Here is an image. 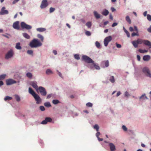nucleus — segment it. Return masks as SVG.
<instances>
[{
    "label": "nucleus",
    "mask_w": 151,
    "mask_h": 151,
    "mask_svg": "<svg viewBox=\"0 0 151 151\" xmlns=\"http://www.w3.org/2000/svg\"><path fill=\"white\" fill-rule=\"evenodd\" d=\"M42 43L37 39H33L29 43V46L31 48H37L42 45Z\"/></svg>",
    "instance_id": "f257e3e1"
},
{
    "label": "nucleus",
    "mask_w": 151,
    "mask_h": 151,
    "mask_svg": "<svg viewBox=\"0 0 151 151\" xmlns=\"http://www.w3.org/2000/svg\"><path fill=\"white\" fill-rule=\"evenodd\" d=\"M29 92L33 96L36 101V103L37 104H38L41 103V99L39 96L36 93L35 91L30 87L29 88Z\"/></svg>",
    "instance_id": "f03ea898"
},
{
    "label": "nucleus",
    "mask_w": 151,
    "mask_h": 151,
    "mask_svg": "<svg viewBox=\"0 0 151 151\" xmlns=\"http://www.w3.org/2000/svg\"><path fill=\"white\" fill-rule=\"evenodd\" d=\"M39 90L41 95L43 96H45L47 94V91L45 88L42 86H40L38 88V90Z\"/></svg>",
    "instance_id": "7ed1b4c3"
},
{
    "label": "nucleus",
    "mask_w": 151,
    "mask_h": 151,
    "mask_svg": "<svg viewBox=\"0 0 151 151\" xmlns=\"http://www.w3.org/2000/svg\"><path fill=\"white\" fill-rule=\"evenodd\" d=\"M82 59L86 63H93V61L90 58L86 55H83L82 57Z\"/></svg>",
    "instance_id": "20e7f679"
},
{
    "label": "nucleus",
    "mask_w": 151,
    "mask_h": 151,
    "mask_svg": "<svg viewBox=\"0 0 151 151\" xmlns=\"http://www.w3.org/2000/svg\"><path fill=\"white\" fill-rule=\"evenodd\" d=\"M132 43L135 48H137L138 46V44H142V39H138L136 40H134L132 42Z\"/></svg>",
    "instance_id": "39448f33"
},
{
    "label": "nucleus",
    "mask_w": 151,
    "mask_h": 151,
    "mask_svg": "<svg viewBox=\"0 0 151 151\" xmlns=\"http://www.w3.org/2000/svg\"><path fill=\"white\" fill-rule=\"evenodd\" d=\"M142 72L146 75L147 76L151 78V74L149 68L147 67H144L142 70Z\"/></svg>",
    "instance_id": "423d86ee"
},
{
    "label": "nucleus",
    "mask_w": 151,
    "mask_h": 151,
    "mask_svg": "<svg viewBox=\"0 0 151 151\" xmlns=\"http://www.w3.org/2000/svg\"><path fill=\"white\" fill-rule=\"evenodd\" d=\"M21 26L22 29H31L32 27L29 25L26 24L24 22H22L21 23Z\"/></svg>",
    "instance_id": "0eeeda50"
},
{
    "label": "nucleus",
    "mask_w": 151,
    "mask_h": 151,
    "mask_svg": "<svg viewBox=\"0 0 151 151\" xmlns=\"http://www.w3.org/2000/svg\"><path fill=\"white\" fill-rule=\"evenodd\" d=\"M112 38L111 36L106 37L105 38L104 41V45L105 46H107L108 43L111 41Z\"/></svg>",
    "instance_id": "6e6552de"
},
{
    "label": "nucleus",
    "mask_w": 151,
    "mask_h": 151,
    "mask_svg": "<svg viewBox=\"0 0 151 151\" xmlns=\"http://www.w3.org/2000/svg\"><path fill=\"white\" fill-rule=\"evenodd\" d=\"M13 55V51L12 50H10L9 51L6 55L5 58L6 59L12 57Z\"/></svg>",
    "instance_id": "1a4fd4ad"
},
{
    "label": "nucleus",
    "mask_w": 151,
    "mask_h": 151,
    "mask_svg": "<svg viewBox=\"0 0 151 151\" xmlns=\"http://www.w3.org/2000/svg\"><path fill=\"white\" fill-rule=\"evenodd\" d=\"M48 5V3L47 0H43L42 2L40 7L42 9L46 8Z\"/></svg>",
    "instance_id": "9d476101"
},
{
    "label": "nucleus",
    "mask_w": 151,
    "mask_h": 151,
    "mask_svg": "<svg viewBox=\"0 0 151 151\" xmlns=\"http://www.w3.org/2000/svg\"><path fill=\"white\" fill-rule=\"evenodd\" d=\"M142 43H143L145 45L148 46L149 48H151V42L148 40L142 39Z\"/></svg>",
    "instance_id": "9b49d317"
},
{
    "label": "nucleus",
    "mask_w": 151,
    "mask_h": 151,
    "mask_svg": "<svg viewBox=\"0 0 151 151\" xmlns=\"http://www.w3.org/2000/svg\"><path fill=\"white\" fill-rule=\"evenodd\" d=\"M52 121V119L49 117H46L45 119L41 122V124H47V122H50Z\"/></svg>",
    "instance_id": "f8f14e48"
},
{
    "label": "nucleus",
    "mask_w": 151,
    "mask_h": 151,
    "mask_svg": "<svg viewBox=\"0 0 151 151\" xmlns=\"http://www.w3.org/2000/svg\"><path fill=\"white\" fill-rule=\"evenodd\" d=\"M6 84L7 85H9L11 84L15 83H17V82L12 79H7L6 81Z\"/></svg>",
    "instance_id": "ddd939ff"
},
{
    "label": "nucleus",
    "mask_w": 151,
    "mask_h": 151,
    "mask_svg": "<svg viewBox=\"0 0 151 151\" xmlns=\"http://www.w3.org/2000/svg\"><path fill=\"white\" fill-rule=\"evenodd\" d=\"M30 85L34 88L37 91H38V86L37 85V83L35 81H33L31 82Z\"/></svg>",
    "instance_id": "4468645a"
},
{
    "label": "nucleus",
    "mask_w": 151,
    "mask_h": 151,
    "mask_svg": "<svg viewBox=\"0 0 151 151\" xmlns=\"http://www.w3.org/2000/svg\"><path fill=\"white\" fill-rule=\"evenodd\" d=\"M13 28L17 29H19V22L16 21L14 22L13 25Z\"/></svg>",
    "instance_id": "2eb2a0df"
},
{
    "label": "nucleus",
    "mask_w": 151,
    "mask_h": 151,
    "mask_svg": "<svg viewBox=\"0 0 151 151\" xmlns=\"http://www.w3.org/2000/svg\"><path fill=\"white\" fill-rule=\"evenodd\" d=\"M109 146L111 151H115V146L112 143H110Z\"/></svg>",
    "instance_id": "dca6fc26"
},
{
    "label": "nucleus",
    "mask_w": 151,
    "mask_h": 151,
    "mask_svg": "<svg viewBox=\"0 0 151 151\" xmlns=\"http://www.w3.org/2000/svg\"><path fill=\"white\" fill-rule=\"evenodd\" d=\"M5 9V7H3L1 9V12H0V14H8V11L7 10H4Z\"/></svg>",
    "instance_id": "f3484780"
},
{
    "label": "nucleus",
    "mask_w": 151,
    "mask_h": 151,
    "mask_svg": "<svg viewBox=\"0 0 151 151\" xmlns=\"http://www.w3.org/2000/svg\"><path fill=\"white\" fill-rule=\"evenodd\" d=\"M150 59V57L149 55H144L143 58V60L145 61H148Z\"/></svg>",
    "instance_id": "a211bd4d"
},
{
    "label": "nucleus",
    "mask_w": 151,
    "mask_h": 151,
    "mask_svg": "<svg viewBox=\"0 0 151 151\" xmlns=\"http://www.w3.org/2000/svg\"><path fill=\"white\" fill-rule=\"evenodd\" d=\"M37 37L38 38L40 39V41L41 42H43L44 38L42 35L40 34H38L37 35Z\"/></svg>",
    "instance_id": "6ab92c4d"
},
{
    "label": "nucleus",
    "mask_w": 151,
    "mask_h": 151,
    "mask_svg": "<svg viewBox=\"0 0 151 151\" xmlns=\"http://www.w3.org/2000/svg\"><path fill=\"white\" fill-rule=\"evenodd\" d=\"M36 30L38 32H42L45 31L46 29L44 28H38L36 29Z\"/></svg>",
    "instance_id": "aec40b11"
},
{
    "label": "nucleus",
    "mask_w": 151,
    "mask_h": 151,
    "mask_svg": "<svg viewBox=\"0 0 151 151\" xmlns=\"http://www.w3.org/2000/svg\"><path fill=\"white\" fill-rule=\"evenodd\" d=\"M109 13V11L106 9L104 10L102 12V14L104 16H107Z\"/></svg>",
    "instance_id": "412c9836"
},
{
    "label": "nucleus",
    "mask_w": 151,
    "mask_h": 151,
    "mask_svg": "<svg viewBox=\"0 0 151 151\" xmlns=\"http://www.w3.org/2000/svg\"><path fill=\"white\" fill-rule=\"evenodd\" d=\"M93 13L96 19H99L100 18V15L98 14L96 11H94Z\"/></svg>",
    "instance_id": "4be33fe9"
},
{
    "label": "nucleus",
    "mask_w": 151,
    "mask_h": 151,
    "mask_svg": "<svg viewBox=\"0 0 151 151\" xmlns=\"http://www.w3.org/2000/svg\"><path fill=\"white\" fill-rule=\"evenodd\" d=\"M140 99L145 100V99H148V98L146 96L145 94H142L140 97Z\"/></svg>",
    "instance_id": "5701e85b"
},
{
    "label": "nucleus",
    "mask_w": 151,
    "mask_h": 151,
    "mask_svg": "<svg viewBox=\"0 0 151 151\" xmlns=\"http://www.w3.org/2000/svg\"><path fill=\"white\" fill-rule=\"evenodd\" d=\"M23 36L26 38L27 39H29L30 38V36L28 35L27 33H24L22 34Z\"/></svg>",
    "instance_id": "b1692460"
},
{
    "label": "nucleus",
    "mask_w": 151,
    "mask_h": 151,
    "mask_svg": "<svg viewBox=\"0 0 151 151\" xmlns=\"http://www.w3.org/2000/svg\"><path fill=\"white\" fill-rule=\"evenodd\" d=\"M92 63L93 65L94 68L97 70H99L100 69V68L99 66L98 65L96 64V63H95L93 61V63Z\"/></svg>",
    "instance_id": "393cba45"
},
{
    "label": "nucleus",
    "mask_w": 151,
    "mask_h": 151,
    "mask_svg": "<svg viewBox=\"0 0 151 151\" xmlns=\"http://www.w3.org/2000/svg\"><path fill=\"white\" fill-rule=\"evenodd\" d=\"M125 19L129 23V24H130L131 23V21L129 16H127L126 17Z\"/></svg>",
    "instance_id": "a878e982"
},
{
    "label": "nucleus",
    "mask_w": 151,
    "mask_h": 151,
    "mask_svg": "<svg viewBox=\"0 0 151 151\" xmlns=\"http://www.w3.org/2000/svg\"><path fill=\"white\" fill-rule=\"evenodd\" d=\"M16 48L18 50H20L21 49L22 47L20 46V43L18 42L16 44Z\"/></svg>",
    "instance_id": "bb28decb"
},
{
    "label": "nucleus",
    "mask_w": 151,
    "mask_h": 151,
    "mask_svg": "<svg viewBox=\"0 0 151 151\" xmlns=\"http://www.w3.org/2000/svg\"><path fill=\"white\" fill-rule=\"evenodd\" d=\"M15 98L17 101H19L20 100V99L19 96L17 95H14Z\"/></svg>",
    "instance_id": "cd10ccee"
},
{
    "label": "nucleus",
    "mask_w": 151,
    "mask_h": 151,
    "mask_svg": "<svg viewBox=\"0 0 151 151\" xmlns=\"http://www.w3.org/2000/svg\"><path fill=\"white\" fill-rule=\"evenodd\" d=\"M44 105L45 106L47 107H49L51 106L49 102H46L44 103Z\"/></svg>",
    "instance_id": "c85d7f7f"
},
{
    "label": "nucleus",
    "mask_w": 151,
    "mask_h": 151,
    "mask_svg": "<svg viewBox=\"0 0 151 151\" xmlns=\"http://www.w3.org/2000/svg\"><path fill=\"white\" fill-rule=\"evenodd\" d=\"M139 51L141 53H143L147 52H148V50H143L141 49H139Z\"/></svg>",
    "instance_id": "c756f323"
},
{
    "label": "nucleus",
    "mask_w": 151,
    "mask_h": 151,
    "mask_svg": "<svg viewBox=\"0 0 151 151\" xmlns=\"http://www.w3.org/2000/svg\"><path fill=\"white\" fill-rule=\"evenodd\" d=\"M86 25L88 28H90L92 25L91 23L90 22H88L86 23Z\"/></svg>",
    "instance_id": "7c9ffc66"
},
{
    "label": "nucleus",
    "mask_w": 151,
    "mask_h": 151,
    "mask_svg": "<svg viewBox=\"0 0 151 151\" xmlns=\"http://www.w3.org/2000/svg\"><path fill=\"white\" fill-rule=\"evenodd\" d=\"M46 73L47 74L49 75L51 74H52V72L49 69H47L46 70Z\"/></svg>",
    "instance_id": "2f4dec72"
},
{
    "label": "nucleus",
    "mask_w": 151,
    "mask_h": 151,
    "mask_svg": "<svg viewBox=\"0 0 151 151\" xmlns=\"http://www.w3.org/2000/svg\"><path fill=\"white\" fill-rule=\"evenodd\" d=\"M109 80L112 83H114L115 82V80L113 76H111L110 77Z\"/></svg>",
    "instance_id": "473e14b6"
},
{
    "label": "nucleus",
    "mask_w": 151,
    "mask_h": 151,
    "mask_svg": "<svg viewBox=\"0 0 151 151\" xmlns=\"http://www.w3.org/2000/svg\"><path fill=\"white\" fill-rule=\"evenodd\" d=\"M12 99V98L9 96H6L4 99V100L5 101L7 100H10Z\"/></svg>",
    "instance_id": "72a5a7b5"
},
{
    "label": "nucleus",
    "mask_w": 151,
    "mask_h": 151,
    "mask_svg": "<svg viewBox=\"0 0 151 151\" xmlns=\"http://www.w3.org/2000/svg\"><path fill=\"white\" fill-rule=\"evenodd\" d=\"M102 63H104L105 66L106 67H107L109 66V62L108 60L105 61H104L102 62Z\"/></svg>",
    "instance_id": "f704fd0d"
},
{
    "label": "nucleus",
    "mask_w": 151,
    "mask_h": 151,
    "mask_svg": "<svg viewBox=\"0 0 151 151\" xmlns=\"http://www.w3.org/2000/svg\"><path fill=\"white\" fill-rule=\"evenodd\" d=\"M52 103L54 104H57L59 103V101L57 99H54L52 100Z\"/></svg>",
    "instance_id": "c9c22d12"
},
{
    "label": "nucleus",
    "mask_w": 151,
    "mask_h": 151,
    "mask_svg": "<svg viewBox=\"0 0 151 151\" xmlns=\"http://www.w3.org/2000/svg\"><path fill=\"white\" fill-rule=\"evenodd\" d=\"M6 74H3L0 76V80H3L6 77Z\"/></svg>",
    "instance_id": "e433bc0d"
},
{
    "label": "nucleus",
    "mask_w": 151,
    "mask_h": 151,
    "mask_svg": "<svg viewBox=\"0 0 151 151\" xmlns=\"http://www.w3.org/2000/svg\"><path fill=\"white\" fill-rule=\"evenodd\" d=\"M94 128L97 131H98L99 130V127L97 124H95L94 126Z\"/></svg>",
    "instance_id": "4c0bfd02"
},
{
    "label": "nucleus",
    "mask_w": 151,
    "mask_h": 151,
    "mask_svg": "<svg viewBox=\"0 0 151 151\" xmlns=\"http://www.w3.org/2000/svg\"><path fill=\"white\" fill-rule=\"evenodd\" d=\"M26 76L29 78H31L32 76V74L30 73H27L26 74Z\"/></svg>",
    "instance_id": "58836bf2"
},
{
    "label": "nucleus",
    "mask_w": 151,
    "mask_h": 151,
    "mask_svg": "<svg viewBox=\"0 0 151 151\" xmlns=\"http://www.w3.org/2000/svg\"><path fill=\"white\" fill-rule=\"evenodd\" d=\"M95 44H96V47L97 48H99L100 47V43L96 41V42Z\"/></svg>",
    "instance_id": "ea45409f"
},
{
    "label": "nucleus",
    "mask_w": 151,
    "mask_h": 151,
    "mask_svg": "<svg viewBox=\"0 0 151 151\" xmlns=\"http://www.w3.org/2000/svg\"><path fill=\"white\" fill-rule=\"evenodd\" d=\"M75 58L78 60L80 59V57L79 55L78 54H75L74 55Z\"/></svg>",
    "instance_id": "a19ab883"
},
{
    "label": "nucleus",
    "mask_w": 151,
    "mask_h": 151,
    "mask_svg": "<svg viewBox=\"0 0 151 151\" xmlns=\"http://www.w3.org/2000/svg\"><path fill=\"white\" fill-rule=\"evenodd\" d=\"M147 18L148 20L150 21H151V15L149 14L147 15Z\"/></svg>",
    "instance_id": "79ce46f5"
},
{
    "label": "nucleus",
    "mask_w": 151,
    "mask_h": 151,
    "mask_svg": "<svg viewBox=\"0 0 151 151\" xmlns=\"http://www.w3.org/2000/svg\"><path fill=\"white\" fill-rule=\"evenodd\" d=\"M27 52L29 54L33 55V51L32 50H28Z\"/></svg>",
    "instance_id": "37998d69"
},
{
    "label": "nucleus",
    "mask_w": 151,
    "mask_h": 151,
    "mask_svg": "<svg viewBox=\"0 0 151 151\" xmlns=\"http://www.w3.org/2000/svg\"><path fill=\"white\" fill-rule=\"evenodd\" d=\"M86 105L87 106L91 107L92 106L93 104L92 103L89 102L86 104Z\"/></svg>",
    "instance_id": "c03bdc74"
},
{
    "label": "nucleus",
    "mask_w": 151,
    "mask_h": 151,
    "mask_svg": "<svg viewBox=\"0 0 151 151\" xmlns=\"http://www.w3.org/2000/svg\"><path fill=\"white\" fill-rule=\"evenodd\" d=\"M85 34L87 36H90L91 35V33L89 31H86L85 32Z\"/></svg>",
    "instance_id": "a18cd8bd"
},
{
    "label": "nucleus",
    "mask_w": 151,
    "mask_h": 151,
    "mask_svg": "<svg viewBox=\"0 0 151 151\" xmlns=\"http://www.w3.org/2000/svg\"><path fill=\"white\" fill-rule=\"evenodd\" d=\"M55 10V9L52 7H50V12L52 13Z\"/></svg>",
    "instance_id": "49530a36"
},
{
    "label": "nucleus",
    "mask_w": 151,
    "mask_h": 151,
    "mask_svg": "<svg viewBox=\"0 0 151 151\" xmlns=\"http://www.w3.org/2000/svg\"><path fill=\"white\" fill-rule=\"evenodd\" d=\"M131 35L132 37H134L135 36H138L139 35L138 34V32L135 33L133 32L132 34Z\"/></svg>",
    "instance_id": "de8ad7c7"
},
{
    "label": "nucleus",
    "mask_w": 151,
    "mask_h": 151,
    "mask_svg": "<svg viewBox=\"0 0 151 151\" xmlns=\"http://www.w3.org/2000/svg\"><path fill=\"white\" fill-rule=\"evenodd\" d=\"M40 109L41 111H44L45 109L44 107L43 106H40Z\"/></svg>",
    "instance_id": "09e8293b"
},
{
    "label": "nucleus",
    "mask_w": 151,
    "mask_h": 151,
    "mask_svg": "<svg viewBox=\"0 0 151 151\" xmlns=\"http://www.w3.org/2000/svg\"><path fill=\"white\" fill-rule=\"evenodd\" d=\"M122 128L124 131H127V128L124 125L122 126Z\"/></svg>",
    "instance_id": "8fccbe9b"
},
{
    "label": "nucleus",
    "mask_w": 151,
    "mask_h": 151,
    "mask_svg": "<svg viewBox=\"0 0 151 151\" xmlns=\"http://www.w3.org/2000/svg\"><path fill=\"white\" fill-rule=\"evenodd\" d=\"M116 47L118 48H120L122 46L120 44H119L117 43H116Z\"/></svg>",
    "instance_id": "3c124183"
},
{
    "label": "nucleus",
    "mask_w": 151,
    "mask_h": 151,
    "mask_svg": "<svg viewBox=\"0 0 151 151\" xmlns=\"http://www.w3.org/2000/svg\"><path fill=\"white\" fill-rule=\"evenodd\" d=\"M125 33H126V34L127 35V37H130V34L129 33V32L127 31H126V32H125Z\"/></svg>",
    "instance_id": "603ef678"
},
{
    "label": "nucleus",
    "mask_w": 151,
    "mask_h": 151,
    "mask_svg": "<svg viewBox=\"0 0 151 151\" xmlns=\"http://www.w3.org/2000/svg\"><path fill=\"white\" fill-rule=\"evenodd\" d=\"M52 96V94H50L48 95L47 97V99H49Z\"/></svg>",
    "instance_id": "864d4df0"
},
{
    "label": "nucleus",
    "mask_w": 151,
    "mask_h": 151,
    "mask_svg": "<svg viewBox=\"0 0 151 151\" xmlns=\"http://www.w3.org/2000/svg\"><path fill=\"white\" fill-rule=\"evenodd\" d=\"M117 24H118V23H117L114 22V23L112 24L111 26L112 27H114L115 26H117Z\"/></svg>",
    "instance_id": "5fc2aeb1"
},
{
    "label": "nucleus",
    "mask_w": 151,
    "mask_h": 151,
    "mask_svg": "<svg viewBox=\"0 0 151 151\" xmlns=\"http://www.w3.org/2000/svg\"><path fill=\"white\" fill-rule=\"evenodd\" d=\"M129 95V93L127 92L126 91L125 93V96L127 97Z\"/></svg>",
    "instance_id": "6e6d98bb"
},
{
    "label": "nucleus",
    "mask_w": 151,
    "mask_h": 151,
    "mask_svg": "<svg viewBox=\"0 0 151 151\" xmlns=\"http://www.w3.org/2000/svg\"><path fill=\"white\" fill-rule=\"evenodd\" d=\"M129 30L131 32H132L134 31V28L132 27H130L129 28Z\"/></svg>",
    "instance_id": "4d7b16f0"
},
{
    "label": "nucleus",
    "mask_w": 151,
    "mask_h": 151,
    "mask_svg": "<svg viewBox=\"0 0 151 151\" xmlns=\"http://www.w3.org/2000/svg\"><path fill=\"white\" fill-rule=\"evenodd\" d=\"M137 58L138 61H140L141 59L140 56L139 55H137Z\"/></svg>",
    "instance_id": "13d9d810"
},
{
    "label": "nucleus",
    "mask_w": 151,
    "mask_h": 151,
    "mask_svg": "<svg viewBox=\"0 0 151 151\" xmlns=\"http://www.w3.org/2000/svg\"><path fill=\"white\" fill-rule=\"evenodd\" d=\"M19 0H14V1L13 2V4H14L18 2Z\"/></svg>",
    "instance_id": "bf43d9fd"
},
{
    "label": "nucleus",
    "mask_w": 151,
    "mask_h": 151,
    "mask_svg": "<svg viewBox=\"0 0 151 151\" xmlns=\"http://www.w3.org/2000/svg\"><path fill=\"white\" fill-rule=\"evenodd\" d=\"M147 31L149 32H151V26L147 29Z\"/></svg>",
    "instance_id": "052dcab7"
},
{
    "label": "nucleus",
    "mask_w": 151,
    "mask_h": 151,
    "mask_svg": "<svg viewBox=\"0 0 151 151\" xmlns=\"http://www.w3.org/2000/svg\"><path fill=\"white\" fill-rule=\"evenodd\" d=\"M100 133L99 132H97L96 134V136L97 138L99 137V136L100 135Z\"/></svg>",
    "instance_id": "680f3d73"
},
{
    "label": "nucleus",
    "mask_w": 151,
    "mask_h": 151,
    "mask_svg": "<svg viewBox=\"0 0 151 151\" xmlns=\"http://www.w3.org/2000/svg\"><path fill=\"white\" fill-rule=\"evenodd\" d=\"M134 30H135L137 32H138V29H137V27L136 26H134Z\"/></svg>",
    "instance_id": "e2e57ef3"
},
{
    "label": "nucleus",
    "mask_w": 151,
    "mask_h": 151,
    "mask_svg": "<svg viewBox=\"0 0 151 151\" xmlns=\"http://www.w3.org/2000/svg\"><path fill=\"white\" fill-rule=\"evenodd\" d=\"M121 94V93L120 91H118L116 94V96H118Z\"/></svg>",
    "instance_id": "0e129e2a"
},
{
    "label": "nucleus",
    "mask_w": 151,
    "mask_h": 151,
    "mask_svg": "<svg viewBox=\"0 0 151 151\" xmlns=\"http://www.w3.org/2000/svg\"><path fill=\"white\" fill-rule=\"evenodd\" d=\"M97 138L99 141H101L103 140V139L102 138H100L99 137H98Z\"/></svg>",
    "instance_id": "69168bd1"
},
{
    "label": "nucleus",
    "mask_w": 151,
    "mask_h": 151,
    "mask_svg": "<svg viewBox=\"0 0 151 151\" xmlns=\"http://www.w3.org/2000/svg\"><path fill=\"white\" fill-rule=\"evenodd\" d=\"M111 10L112 12H114V11H115L116 10L115 9L114 7H111Z\"/></svg>",
    "instance_id": "338daca9"
},
{
    "label": "nucleus",
    "mask_w": 151,
    "mask_h": 151,
    "mask_svg": "<svg viewBox=\"0 0 151 151\" xmlns=\"http://www.w3.org/2000/svg\"><path fill=\"white\" fill-rule=\"evenodd\" d=\"M53 52L55 55H56L57 54V52L56 50H53Z\"/></svg>",
    "instance_id": "774afa93"
}]
</instances>
